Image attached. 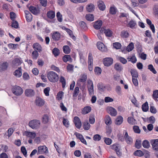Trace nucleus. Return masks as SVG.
I'll list each match as a JSON object with an SVG mask.
<instances>
[{
	"label": "nucleus",
	"instance_id": "58",
	"mask_svg": "<svg viewBox=\"0 0 158 158\" xmlns=\"http://www.w3.org/2000/svg\"><path fill=\"white\" fill-rule=\"evenodd\" d=\"M127 59L128 60V61H131L133 63H135L136 61V59L135 56H132L131 58H128Z\"/></svg>",
	"mask_w": 158,
	"mask_h": 158
},
{
	"label": "nucleus",
	"instance_id": "16",
	"mask_svg": "<svg viewBox=\"0 0 158 158\" xmlns=\"http://www.w3.org/2000/svg\"><path fill=\"white\" fill-rule=\"evenodd\" d=\"M52 38L56 41L58 40L60 38V34L59 32L56 31L52 35Z\"/></svg>",
	"mask_w": 158,
	"mask_h": 158
},
{
	"label": "nucleus",
	"instance_id": "29",
	"mask_svg": "<svg viewBox=\"0 0 158 158\" xmlns=\"http://www.w3.org/2000/svg\"><path fill=\"white\" fill-rule=\"evenodd\" d=\"M63 52L65 54H68L70 52L71 49L68 46H64L63 47Z\"/></svg>",
	"mask_w": 158,
	"mask_h": 158
},
{
	"label": "nucleus",
	"instance_id": "33",
	"mask_svg": "<svg viewBox=\"0 0 158 158\" xmlns=\"http://www.w3.org/2000/svg\"><path fill=\"white\" fill-rule=\"evenodd\" d=\"M112 31L109 29H106L104 31V33L107 37H110L112 35Z\"/></svg>",
	"mask_w": 158,
	"mask_h": 158
},
{
	"label": "nucleus",
	"instance_id": "7",
	"mask_svg": "<svg viewBox=\"0 0 158 158\" xmlns=\"http://www.w3.org/2000/svg\"><path fill=\"white\" fill-rule=\"evenodd\" d=\"M111 148L114 150L116 152L118 156H120L122 155V152L120 149V146L119 144H114L111 147Z\"/></svg>",
	"mask_w": 158,
	"mask_h": 158
},
{
	"label": "nucleus",
	"instance_id": "32",
	"mask_svg": "<svg viewBox=\"0 0 158 158\" xmlns=\"http://www.w3.org/2000/svg\"><path fill=\"white\" fill-rule=\"evenodd\" d=\"M105 122L107 125H110L111 123V120L110 117L109 115L106 116L105 118Z\"/></svg>",
	"mask_w": 158,
	"mask_h": 158
},
{
	"label": "nucleus",
	"instance_id": "14",
	"mask_svg": "<svg viewBox=\"0 0 158 158\" xmlns=\"http://www.w3.org/2000/svg\"><path fill=\"white\" fill-rule=\"evenodd\" d=\"M44 101L41 98L39 97L36 98L35 100L36 105L38 106H41L44 104Z\"/></svg>",
	"mask_w": 158,
	"mask_h": 158
},
{
	"label": "nucleus",
	"instance_id": "37",
	"mask_svg": "<svg viewBox=\"0 0 158 158\" xmlns=\"http://www.w3.org/2000/svg\"><path fill=\"white\" fill-rule=\"evenodd\" d=\"M142 109L144 112L147 111L148 110V104L147 102H146L142 106Z\"/></svg>",
	"mask_w": 158,
	"mask_h": 158
},
{
	"label": "nucleus",
	"instance_id": "46",
	"mask_svg": "<svg viewBox=\"0 0 158 158\" xmlns=\"http://www.w3.org/2000/svg\"><path fill=\"white\" fill-rule=\"evenodd\" d=\"M135 147L138 148L139 149L141 147L142 143L140 140H136L135 143Z\"/></svg>",
	"mask_w": 158,
	"mask_h": 158
},
{
	"label": "nucleus",
	"instance_id": "47",
	"mask_svg": "<svg viewBox=\"0 0 158 158\" xmlns=\"http://www.w3.org/2000/svg\"><path fill=\"white\" fill-rule=\"evenodd\" d=\"M27 135L29 136L31 139H34L36 136V134L35 132H27Z\"/></svg>",
	"mask_w": 158,
	"mask_h": 158
},
{
	"label": "nucleus",
	"instance_id": "59",
	"mask_svg": "<svg viewBox=\"0 0 158 158\" xmlns=\"http://www.w3.org/2000/svg\"><path fill=\"white\" fill-rule=\"evenodd\" d=\"M94 71L97 74H100L101 73L102 70L99 67H96L94 69Z\"/></svg>",
	"mask_w": 158,
	"mask_h": 158
},
{
	"label": "nucleus",
	"instance_id": "24",
	"mask_svg": "<svg viewBox=\"0 0 158 158\" xmlns=\"http://www.w3.org/2000/svg\"><path fill=\"white\" fill-rule=\"evenodd\" d=\"M136 25V22L132 19L128 23V26L130 27L131 28L133 29L135 27Z\"/></svg>",
	"mask_w": 158,
	"mask_h": 158
},
{
	"label": "nucleus",
	"instance_id": "39",
	"mask_svg": "<svg viewBox=\"0 0 158 158\" xmlns=\"http://www.w3.org/2000/svg\"><path fill=\"white\" fill-rule=\"evenodd\" d=\"M134 48L133 43L132 42L129 44L127 47L126 50L128 52H130L132 51Z\"/></svg>",
	"mask_w": 158,
	"mask_h": 158
},
{
	"label": "nucleus",
	"instance_id": "10",
	"mask_svg": "<svg viewBox=\"0 0 158 158\" xmlns=\"http://www.w3.org/2000/svg\"><path fill=\"white\" fill-rule=\"evenodd\" d=\"M113 63V59L110 58H106L104 59L103 64L105 66H109Z\"/></svg>",
	"mask_w": 158,
	"mask_h": 158
},
{
	"label": "nucleus",
	"instance_id": "18",
	"mask_svg": "<svg viewBox=\"0 0 158 158\" xmlns=\"http://www.w3.org/2000/svg\"><path fill=\"white\" fill-rule=\"evenodd\" d=\"M108 109L110 111V114L112 116H115L117 115V111L114 108L109 107L108 108Z\"/></svg>",
	"mask_w": 158,
	"mask_h": 158
},
{
	"label": "nucleus",
	"instance_id": "50",
	"mask_svg": "<svg viewBox=\"0 0 158 158\" xmlns=\"http://www.w3.org/2000/svg\"><path fill=\"white\" fill-rule=\"evenodd\" d=\"M19 23L16 21H13L11 24V26L15 28H17L19 27Z\"/></svg>",
	"mask_w": 158,
	"mask_h": 158
},
{
	"label": "nucleus",
	"instance_id": "56",
	"mask_svg": "<svg viewBox=\"0 0 158 158\" xmlns=\"http://www.w3.org/2000/svg\"><path fill=\"white\" fill-rule=\"evenodd\" d=\"M87 78V75L85 74L83 75L81 78L79 79V81L82 82H84L86 81Z\"/></svg>",
	"mask_w": 158,
	"mask_h": 158
},
{
	"label": "nucleus",
	"instance_id": "27",
	"mask_svg": "<svg viewBox=\"0 0 158 158\" xmlns=\"http://www.w3.org/2000/svg\"><path fill=\"white\" fill-rule=\"evenodd\" d=\"M13 132L14 130H13V129H12L11 128H10L9 129H8V130L7 131L8 134L7 135L6 133L5 134L4 136H5V137L6 138H9L12 135Z\"/></svg>",
	"mask_w": 158,
	"mask_h": 158
},
{
	"label": "nucleus",
	"instance_id": "25",
	"mask_svg": "<svg viewBox=\"0 0 158 158\" xmlns=\"http://www.w3.org/2000/svg\"><path fill=\"white\" fill-rule=\"evenodd\" d=\"M91 110V108L90 106H87L85 107L82 111L83 114H85L89 113Z\"/></svg>",
	"mask_w": 158,
	"mask_h": 158
},
{
	"label": "nucleus",
	"instance_id": "57",
	"mask_svg": "<svg viewBox=\"0 0 158 158\" xmlns=\"http://www.w3.org/2000/svg\"><path fill=\"white\" fill-rule=\"evenodd\" d=\"M88 90L90 95L93 94L94 93V86H88Z\"/></svg>",
	"mask_w": 158,
	"mask_h": 158
},
{
	"label": "nucleus",
	"instance_id": "34",
	"mask_svg": "<svg viewBox=\"0 0 158 158\" xmlns=\"http://www.w3.org/2000/svg\"><path fill=\"white\" fill-rule=\"evenodd\" d=\"M83 127L84 130H88L89 129L90 125L88 121H85L83 123Z\"/></svg>",
	"mask_w": 158,
	"mask_h": 158
},
{
	"label": "nucleus",
	"instance_id": "31",
	"mask_svg": "<svg viewBox=\"0 0 158 158\" xmlns=\"http://www.w3.org/2000/svg\"><path fill=\"white\" fill-rule=\"evenodd\" d=\"M47 15L48 17L50 19H52L55 17V13L52 11H48Z\"/></svg>",
	"mask_w": 158,
	"mask_h": 158
},
{
	"label": "nucleus",
	"instance_id": "54",
	"mask_svg": "<svg viewBox=\"0 0 158 158\" xmlns=\"http://www.w3.org/2000/svg\"><path fill=\"white\" fill-rule=\"evenodd\" d=\"M113 45L114 47L116 49H119L121 47V44L118 42L114 43Z\"/></svg>",
	"mask_w": 158,
	"mask_h": 158
},
{
	"label": "nucleus",
	"instance_id": "17",
	"mask_svg": "<svg viewBox=\"0 0 158 158\" xmlns=\"http://www.w3.org/2000/svg\"><path fill=\"white\" fill-rule=\"evenodd\" d=\"M33 48L35 50H37L39 52H41L42 50V48L41 46L38 43H34L33 45Z\"/></svg>",
	"mask_w": 158,
	"mask_h": 158
},
{
	"label": "nucleus",
	"instance_id": "52",
	"mask_svg": "<svg viewBox=\"0 0 158 158\" xmlns=\"http://www.w3.org/2000/svg\"><path fill=\"white\" fill-rule=\"evenodd\" d=\"M153 98L155 100L158 98V90H156L153 92L152 94Z\"/></svg>",
	"mask_w": 158,
	"mask_h": 158
},
{
	"label": "nucleus",
	"instance_id": "19",
	"mask_svg": "<svg viewBox=\"0 0 158 158\" xmlns=\"http://www.w3.org/2000/svg\"><path fill=\"white\" fill-rule=\"evenodd\" d=\"M114 69L118 72H120L123 69V68L121 64L119 63H116L114 65Z\"/></svg>",
	"mask_w": 158,
	"mask_h": 158
},
{
	"label": "nucleus",
	"instance_id": "45",
	"mask_svg": "<svg viewBox=\"0 0 158 158\" xmlns=\"http://www.w3.org/2000/svg\"><path fill=\"white\" fill-rule=\"evenodd\" d=\"M8 66V64L7 62L3 63L1 65L2 69L3 71L6 70Z\"/></svg>",
	"mask_w": 158,
	"mask_h": 158
},
{
	"label": "nucleus",
	"instance_id": "55",
	"mask_svg": "<svg viewBox=\"0 0 158 158\" xmlns=\"http://www.w3.org/2000/svg\"><path fill=\"white\" fill-rule=\"evenodd\" d=\"M79 25L80 27L84 29H86L87 28L85 23L83 21L80 22Z\"/></svg>",
	"mask_w": 158,
	"mask_h": 158
},
{
	"label": "nucleus",
	"instance_id": "60",
	"mask_svg": "<svg viewBox=\"0 0 158 158\" xmlns=\"http://www.w3.org/2000/svg\"><path fill=\"white\" fill-rule=\"evenodd\" d=\"M153 11L155 15H158V4H156L154 5Z\"/></svg>",
	"mask_w": 158,
	"mask_h": 158
},
{
	"label": "nucleus",
	"instance_id": "4",
	"mask_svg": "<svg viewBox=\"0 0 158 158\" xmlns=\"http://www.w3.org/2000/svg\"><path fill=\"white\" fill-rule=\"evenodd\" d=\"M38 154H47L48 152V148L44 145L40 146L38 147Z\"/></svg>",
	"mask_w": 158,
	"mask_h": 158
},
{
	"label": "nucleus",
	"instance_id": "26",
	"mask_svg": "<svg viewBox=\"0 0 158 158\" xmlns=\"http://www.w3.org/2000/svg\"><path fill=\"white\" fill-rule=\"evenodd\" d=\"M94 6L93 4H90L87 6L86 10L88 12H91L94 10Z\"/></svg>",
	"mask_w": 158,
	"mask_h": 158
},
{
	"label": "nucleus",
	"instance_id": "6",
	"mask_svg": "<svg viewBox=\"0 0 158 158\" xmlns=\"http://www.w3.org/2000/svg\"><path fill=\"white\" fill-rule=\"evenodd\" d=\"M22 63V60L20 59L16 58L12 62V67L16 68Z\"/></svg>",
	"mask_w": 158,
	"mask_h": 158
},
{
	"label": "nucleus",
	"instance_id": "22",
	"mask_svg": "<svg viewBox=\"0 0 158 158\" xmlns=\"http://www.w3.org/2000/svg\"><path fill=\"white\" fill-rule=\"evenodd\" d=\"M14 75L19 77L22 75V69L21 67H19L14 72Z\"/></svg>",
	"mask_w": 158,
	"mask_h": 158
},
{
	"label": "nucleus",
	"instance_id": "28",
	"mask_svg": "<svg viewBox=\"0 0 158 158\" xmlns=\"http://www.w3.org/2000/svg\"><path fill=\"white\" fill-rule=\"evenodd\" d=\"M142 144L143 148H148L150 147L149 142L147 140H144Z\"/></svg>",
	"mask_w": 158,
	"mask_h": 158
},
{
	"label": "nucleus",
	"instance_id": "38",
	"mask_svg": "<svg viewBox=\"0 0 158 158\" xmlns=\"http://www.w3.org/2000/svg\"><path fill=\"white\" fill-rule=\"evenodd\" d=\"M60 81L62 83L63 88H64L66 85V81L64 77L61 76L60 79Z\"/></svg>",
	"mask_w": 158,
	"mask_h": 158
},
{
	"label": "nucleus",
	"instance_id": "44",
	"mask_svg": "<svg viewBox=\"0 0 158 158\" xmlns=\"http://www.w3.org/2000/svg\"><path fill=\"white\" fill-rule=\"evenodd\" d=\"M49 121V117L47 114L44 115L42 118V122L44 124L48 123Z\"/></svg>",
	"mask_w": 158,
	"mask_h": 158
},
{
	"label": "nucleus",
	"instance_id": "8",
	"mask_svg": "<svg viewBox=\"0 0 158 158\" xmlns=\"http://www.w3.org/2000/svg\"><path fill=\"white\" fill-rule=\"evenodd\" d=\"M25 95L28 97H32L35 94V92L33 89H26L24 92Z\"/></svg>",
	"mask_w": 158,
	"mask_h": 158
},
{
	"label": "nucleus",
	"instance_id": "30",
	"mask_svg": "<svg viewBox=\"0 0 158 158\" xmlns=\"http://www.w3.org/2000/svg\"><path fill=\"white\" fill-rule=\"evenodd\" d=\"M85 18L87 20L92 21L94 20V15L92 14H89L86 15Z\"/></svg>",
	"mask_w": 158,
	"mask_h": 158
},
{
	"label": "nucleus",
	"instance_id": "48",
	"mask_svg": "<svg viewBox=\"0 0 158 158\" xmlns=\"http://www.w3.org/2000/svg\"><path fill=\"white\" fill-rule=\"evenodd\" d=\"M148 69L153 73L156 74V71L155 70L152 65L150 64L148 65Z\"/></svg>",
	"mask_w": 158,
	"mask_h": 158
},
{
	"label": "nucleus",
	"instance_id": "40",
	"mask_svg": "<svg viewBox=\"0 0 158 158\" xmlns=\"http://www.w3.org/2000/svg\"><path fill=\"white\" fill-rule=\"evenodd\" d=\"M52 52L55 56H57L60 54L59 50L58 48H55L53 49Z\"/></svg>",
	"mask_w": 158,
	"mask_h": 158
},
{
	"label": "nucleus",
	"instance_id": "13",
	"mask_svg": "<svg viewBox=\"0 0 158 158\" xmlns=\"http://www.w3.org/2000/svg\"><path fill=\"white\" fill-rule=\"evenodd\" d=\"M97 47L99 50L102 52H105L106 50V48L104 44L101 42H99L97 43Z\"/></svg>",
	"mask_w": 158,
	"mask_h": 158
},
{
	"label": "nucleus",
	"instance_id": "49",
	"mask_svg": "<svg viewBox=\"0 0 158 158\" xmlns=\"http://www.w3.org/2000/svg\"><path fill=\"white\" fill-rule=\"evenodd\" d=\"M150 143L152 145V148L155 147V146H156V145L158 144V139H152L151 140Z\"/></svg>",
	"mask_w": 158,
	"mask_h": 158
},
{
	"label": "nucleus",
	"instance_id": "5",
	"mask_svg": "<svg viewBox=\"0 0 158 158\" xmlns=\"http://www.w3.org/2000/svg\"><path fill=\"white\" fill-rule=\"evenodd\" d=\"M93 59L92 54L89 53L88 56V69L89 71H91L93 70Z\"/></svg>",
	"mask_w": 158,
	"mask_h": 158
},
{
	"label": "nucleus",
	"instance_id": "2",
	"mask_svg": "<svg viewBox=\"0 0 158 158\" xmlns=\"http://www.w3.org/2000/svg\"><path fill=\"white\" fill-rule=\"evenodd\" d=\"M40 124V121L37 119L32 120L29 123V126L33 129H36L39 128Z\"/></svg>",
	"mask_w": 158,
	"mask_h": 158
},
{
	"label": "nucleus",
	"instance_id": "20",
	"mask_svg": "<svg viewBox=\"0 0 158 158\" xmlns=\"http://www.w3.org/2000/svg\"><path fill=\"white\" fill-rule=\"evenodd\" d=\"M124 138L127 143H129L132 142V140L131 137L129 136L127 132H126L124 135Z\"/></svg>",
	"mask_w": 158,
	"mask_h": 158
},
{
	"label": "nucleus",
	"instance_id": "12",
	"mask_svg": "<svg viewBox=\"0 0 158 158\" xmlns=\"http://www.w3.org/2000/svg\"><path fill=\"white\" fill-rule=\"evenodd\" d=\"M102 24V22L101 20H98L95 22L93 25V27L96 30L100 29Z\"/></svg>",
	"mask_w": 158,
	"mask_h": 158
},
{
	"label": "nucleus",
	"instance_id": "42",
	"mask_svg": "<svg viewBox=\"0 0 158 158\" xmlns=\"http://www.w3.org/2000/svg\"><path fill=\"white\" fill-rule=\"evenodd\" d=\"M121 36L123 38H127L129 36V33L127 31H123L121 32Z\"/></svg>",
	"mask_w": 158,
	"mask_h": 158
},
{
	"label": "nucleus",
	"instance_id": "35",
	"mask_svg": "<svg viewBox=\"0 0 158 158\" xmlns=\"http://www.w3.org/2000/svg\"><path fill=\"white\" fill-rule=\"evenodd\" d=\"M127 121L130 124L133 125L136 123V120L132 117H130L128 118Z\"/></svg>",
	"mask_w": 158,
	"mask_h": 158
},
{
	"label": "nucleus",
	"instance_id": "63",
	"mask_svg": "<svg viewBox=\"0 0 158 158\" xmlns=\"http://www.w3.org/2000/svg\"><path fill=\"white\" fill-rule=\"evenodd\" d=\"M50 90V88L49 87H47L44 89V92L46 96H48L49 95V92Z\"/></svg>",
	"mask_w": 158,
	"mask_h": 158
},
{
	"label": "nucleus",
	"instance_id": "9",
	"mask_svg": "<svg viewBox=\"0 0 158 158\" xmlns=\"http://www.w3.org/2000/svg\"><path fill=\"white\" fill-rule=\"evenodd\" d=\"M73 122L76 127L80 129L81 127V123L80 118L77 117H75L74 118Z\"/></svg>",
	"mask_w": 158,
	"mask_h": 158
},
{
	"label": "nucleus",
	"instance_id": "1",
	"mask_svg": "<svg viewBox=\"0 0 158 158\" xmlns=\"http://www.w3.org/2000/svg\"><path fill=\"white\" fill-rule=\"evenodd\" d=\"M47 76L49 81L52 82H56L59 79V77L58 75L53 71L48 72L47 74Z\"/></svg>",
	"mask_w": 158,
	"mask_h": 158
},
{
	"label": "nucleus",
	"instance_id": "62",
	"mask_svg": "<svg viewBox=\"0 0 158 158\" xmlns=\"http://www.w3.org/2000/svg\"><path fill=\"white\" fill-rule=\"evenodd\" d=\"M115 90L118 95L121 94V89L120 86L118 85L116 86Z\"/></svg>",
	"mask_w": 158,
	"mask_h": 158
},
{
	"label": "nucleus",
	"instance_id": "11",
	"mask_svg": "<svg viewBox=\"0 0 158 158\" xmlns=\"http://www.w3.org/2000/svg\"><path fill=\"white\" fill-rule=\"evenodd\" d=\"M29 9L30 11L34 15H37L40 14V8L38 7L31 6Z\"/></svg>",
	"mask_w": 158,
	"mask_h": 158
},
{
	"label": "nucleus",
	"instance_id": "41",
	"mask_svg": "<svg viewBox=\"0 0 158 158\" xmlns=\"http://www.w3.org/2000/svg\"><path fill=\"white\" fill-rule=\"evenodd\" d=\"M117 12L116 8L114 6L110 7L109 10L110 13L112 15L115 14Z\"/></svg>",
	"mask_w": 158,
	"mask_h": 158
},
{
	"label": "nucleus",
	"instance_id": "3",
	"mask_svg": "<svg viewBox=\"0 0 158 158\" xmlns=\"http://www.w3.org/2000/svg\"><path fill=\"white\" fill-rule=\"evenodd\" d=\"M12 91L14 94L17 96L21 95L23 92V89L20 87L16 85L13 86Z\"/></svg>",
	"mask_w": 158,
	"mask_h": 158
},
{
	"label": "nucleus",
	"instance_id": "23",
	"mask_svg": "<svg viewBox=\"0 0 158 158\" xmlns=\"http://www.w3.org/2000/svg\"><path fill=\"white\" fill-rule=\"evenodd\" d=\"M63 60L65 62L69 61L71 63L72 62V59L69 55H65L63 57Z\"/></svg>",
	"mask_w": 158,
	"mask_h": 158
},
{
	"label": "nucleus",
	"instance_id": "53",
	"mask_svg": "<svg viewBox=\"0 0 158 158\" xmlns=\"http://www.w3.org/2000/svg\"><path fill=\"white\" fill-rule=\"evenodd\" d=\"M79 88L78 87H75L74 89V92L73 94V97H77L79 93Z\"/></svg>",
	"mask_w": 158,
	"mask_h": 158
},
{
	"label": "nucleus",
	"instance_id": "15",
	"mask_svg": "<svg viewBox=\"0 0 158 158\" xmlns=\"http://www.w3.org/2000/svg\"><path fill=\"white\" fill-rule=\"evenodd\" d=\"M98 6L101 10L103 11L106 8V6L103 2L102 1H99L97 2Z\"/></svg>",
	"mask_w": 158,
	"mask_h": 158
},
{
	"label": "nucleus",
	"instance_id": "43",
	"mask_svg": "<svg viewBox=\"0 0 158 158\" xmlns=\"http://www.w3.org/2000/svg\"><path fill=\"white\" fill-rule=\"evenodd\" d=\"M134 154L136 156H143L144 155L143 152L140 150H137L135 151L134 153Z\"/></svg>",
	"mask_w": 158,
	"mask_h": 158
},
{
	"label": "nucleus",
	"instance_id": "61",
	"mask_svg": "<svg viewBox=\"0 0 158 158\" xmlns=\"http://www.w3.org/2000/svg\"><path fill=\"white\" fill-rule=\"evenodd\" d=\"M56 17L57 18V19L58 21L61 22L62 21V15H61L59 12H58L56 13Z\"/></svg>",
	"mask_w": 158,
	"mask_h": 158
},
{
	"label": "nucleus",
	"instance_id": "36",
	"mask_svg": "<svg viewBox=\"0 0 158 158\" xmlns=\"http://www.w3.org/2000/svg\"><path fill=\"white\" fill-rule=\"evenodd\" d=\"M131 73L132 76V78H137L138 77V74L137 72L135 70L131 69Z\"/></svg>",
	"mask_w": 158,
	"mask_h": 158
},
{
	"label": "nucleus",
	"instance_id": "64",
	"mask_svg": "<svg viewBox=\"0 0 158 158\" xmlns=\"http://www.w3.org/2000/svg\"><path fill=\"white\" fill-rule=\"evenodd\" d=\"M133 129L135 132L137 133H140V131L138 126H133Z\"/></svg>",
	"mask_w": 158,
	"mask_h": 158
},
{
	"label": "nucleus",
	"instance_id": "51",
	"mask_svg": "<svg viewBox=\"0 0 158 158\" xmlns=\"http://www.w3.org/2000/svg\"><path fill=\"white\" fill-rule=\"evenodd\" d=\"M21 150L24 156L25 157H27V151L25 148L24 146L22 147L21 148Z\"/></svg>",
	"mask_w": 158,
	"mask_h": 158
},
{
	"label": "nucleus",
	"instance_id": "21",
	"mask_svg": "<svg viewBox=\"0 0 158 158\" xmlns=\"http://www.w3.org/2000/svg\"><path fill=\"white\" fill-rule=\"evenodd\" d=\"M123 119L121 116H119L117 117L115 121V123L117 125L121 124L123 122Z\"/></svg>",
	"mask_w": 158,
	"mask_h": 158
}]
</instances>
